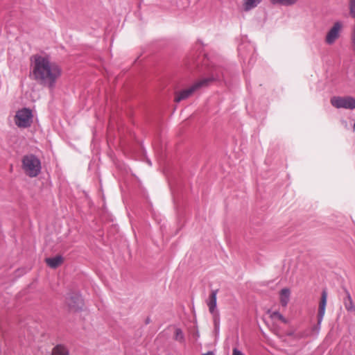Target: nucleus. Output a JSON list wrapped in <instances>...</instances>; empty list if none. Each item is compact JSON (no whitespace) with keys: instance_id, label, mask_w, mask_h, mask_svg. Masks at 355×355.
I'll return each instance as SVG.
<instances>
[{"instance_id":"1","label":"nucleus","mask_w":355,"mask_h":355,"mask_svg":"<svg viewBox=\"0 0 355 355\" xmlns=\"http://www.w3.org/2000/svg\"><path fill=\"white\" fill-rule=\"evenodd\" d=\"M211 76L209 77L203 78L195 82L189 88L183 89L178 92L175 97V101L179 103L190 97L194 92L199 89L206 87L214 80H220L224 78L225 75L223 70L218 67H214L210 70Z\"/></svg>"},{"instance_id":"2","label":"nucleus","mask_w":355,"mask_h":355,"mask_svg":"<svg viewBox=\"0 0 355 355\" xmlns=\"http://www.w3.org/2000/svg\"><path fill=\"white\" fill-rule=\"evenodd\" d=\"M22 168L29 177H36L41 170V163L33 155H25L22 159Z\"/></svg>"},{"instance_id":"3","label":"nucleus","mask_w":355,"mask_h":355,"mask_svg":"<svg viewBox=\"0 0 355 355\" xmlns=\"http://www.w3.org/2000/svg\"><path fill=\"white\" fill-rule=\"evenodd\" d=\"M31 61L33 70L31 77L40 84H44V57L35 55Z\"/></svg>"},{"instance_id":"4","label":"nucleus","mask_w":355,"mask_h":355,"mask_svg":"<svg viewBox=\"0 0 355 355\" xmlns=\"http://www.w3.org/2000/svg\"><path fill=\"white\" fill-rule=\"evenodd\" d=\"M60 75L61 69L60 67L55 63L50 62L46 57V86H48L52 90Z\"/></svg>"},{"instance_id":"5","label":"nucleus","mask_w":355,"mask_h":355,"mask_svg":"<svg viewBox=\"0 0 355 355\" xmlns=\"http://www.w3.org/2000/svg\"><path fill=\"white\" fill-rule=\"evenodd\" d=\"M33 114L30 109L24 107L19 110L15 116V123L19 128H26L32 123Z\"/></svg>"},{"instance_id":"6","label":"nucleus","mask_w":355,"mask_h":355,"mask_svg":"<svg viewBox=\"0 0 355 355\" xmlns=\"http://www.w3.org/2000/svg\"><path fill=\"white\" fill-rule=\"evenodd\" d=\"M331 104L338 109L354 110L355 98L350 96H333L331 98Z\"/></svg>"},{"instance_id":"7","label":"nucleus","mask_w":355,"mask_h":355,"mask_svg":"<svg viewBox=\"0 0 355 355\" xmlns=\"http://www.w3.org/2000/svg\"><path fill=\"white\" fill-rule=\"evenodd\" d=\"M67 303L71 309L75 311L82 310L83 306V300L79 293H71L66 297Z\"/></svg>"},{"instance_id":"8","label":"nucleus","mask_w":355,"mask_h":355,"mask_svg":"<svg viewBox=\"0 0 355 355\" xmlns=\"http://www.w3.org/2000/svg\"><path fill=\"white\" fill-rule=\"evenodd\" d=\"M343 27L341 21H336L333 26L329 30L325 37V42L329 45L335 43L336 40L340 37V33Z\"/></svg>"},{"instance_id":"9","label":"nucleus","mask_w":355,"mask_h":355,"mask_svg":"<svg viewBox=\"0 0 355 355\" xmlns=\"http://www.w3.org/2000/svg\"><path fill=\"white\" fill-rule=\"evenodd\" d=\"M327 293L325 290H323L321 294V299L319 304V309H318V324L316 326L314 327V330L319 331L320 329V325L322 323V321L323 320L324 313H325V309H326V305H327Z\"/></svg>"},{"instance_id":"10","label":"nucleus","mask_w":355,"mask_h":355,"mask_svg":"<svg viewBox=\"0 0 355 355\" xmlns=\"http://www.w3.org/2000/svg\"><path fill=\"white\" fill-rule=\"evenodd\" d=\"M246 110L249 113H252L254 117H261L263 116L266 110H267V103H265L261 106L258 103H252L250 102L246 103Z\"/></svg>"},{"instance_id":"11","label":"nucleus","mask_w":355,"mask_h":355,"mask_svg":"<svg viewBox=\"0 0 355 355\" xmlns=\"http://www.w3.org/2000/svg\"><path fill=\"white\" fill-rule=\"evenodd\" d=\"M255 47L253 44L248 41L246 37L242 38V42L238 46V52L242 59H245L248 53L254 52Z\"/></svg>"},{"instance_id":"12","label":"nucleus","mask_w":355,"mask_h":355,"mask_svg":"<svg viewBox=\"0 0 355 355\" xmlns=\"http://www.w3.org/2000/svg\"><path fill=\"white\" fill-rule=\"evenodd\" d=\"M218 292V289L212 290L207 301V304L209 307V312L213 315H214L216 312Z\"/></svg>"},{"instance_id":"13","label":"nucleus","mask_w":355,"mask_h":355,"mask_svg":"<svg viewBox=\"0 0 355 355\" xmlns=\"http://www.w3.org/2000/svg\"><path fill=\"white\" fill-rule=\"evenodd\" d=\"M63 262V257L61 255H56L53 257L46 258V264L51 268H56Z\"/></svg>"},{"instance_id":"14","label":"nucleus","mask_w":355,"mask_h":355,"mask_svg":"<svg viewBox=\"0 0 355 355\" xmlns=\"http://www.w3.org/2000/svg\"><path fill=\"white\" fill-rule=\"evenodd\" d=\"M290 290L287 288H282L280 291V303L282 306H286L290 300Z\"/></svg>"},{"instance_id":"15","label":"nucleus","mask_w":355,"mask_h":355,"mask_svg":"<svg viewBox=\"0 0 355 355\" xmlns=\"http://www.w3.org/2000/svg\"><path fill=\"white\" fill-rule=\"evenodd\" d=\"M344 306L347 311H353L355 310V307L351 297V295L348 291H346V296L343 299Z\"/></svg>"},{"instance_id":"16","label":"nucleus","mask_w":355,"mask_h":355,"mask_svg":"<svg viewBox=\"0 0 355 355\" xmlns=\"http://www.w3.org/2000/svg\"><path fill=\"white\" fill-rule=\"evenodd\" d=\"M262 0H243V9L245 11H249L256 8Z\"/></svg>"},{"instance_id":"17","label":"nucleus","mask_w":355,"mask_h":355,"mask_svg":"<svg viewBox=\"0 0 355 355\" xmlns=\"http://www.w3.org/2000/svg\"><path fill=\"white\" fill-rule=\"evenodd\" d=\"M51 355H69L68 349L62 345H57L53 347Z\"/></svg>"},{"instance_id":"18","label":"nucleus","mask_w":355,"mask_h":355,"mask_svg":"<svg viewBox=\"0 0 355 355\" xmlns=\"http://www.w3.org/2000/svg\"><path fill=\"white\" fill-rule=\"evenodd\" d=\"M297 0H270L272 5H280L284 6H292L297 2Z\"/></svg>"},{"instance_id":"19","label":"nucleus","mask_w":355,"mask_h":355,"mask_svg":"<svg viewBox=\"0 0 355 355\" xmlns=\"http://www.w3.org/2000/svg\"><path fill=\"white\" fill-rule=\"evenodd\" d=\"M174 339L181 343L184 342V336L181 329L177 328L175 329Z\"/></svg>"},{"instance_id":"20","label":"nucleus","mask_w":355,"mask_h":355,"mask_svg":"<svg viewBox=\"0 0 355 355\" xmlns=\"http://www.w3.org/2000/svg\"><path fill=\"white\" fill-rule=\"evenodd\" d=\"M349 13L351 16L355 18V0H349Z\"/></svg>"},{"instance_id":"21","label":"nucleus","mask_w":355,"mask_h":355,"mask_svg":"<svg viewBox=\"0 0 355 355\" xmlns=\"http://www.w3.org/2000/svg\"><path fill=\"white\" fill-rule=\"evenodd\" d=\"M272 318H277L283 322H286V319L284 318L283 315L281 314L279 311H274L272 314Z\"/></svg>"},{"instance_id":"22","label":"nucleus","mask_w":355,"mask_h":355,"mask_svg":"<svg viewBox=\"0 0 355 355\" xmlns=\"http://www.w3.org/2000/svg\"><path fill=\"white\" fill-rule=\"evenodd\" d=\"M232 355H245L241 351L237 348H234L232 351Z\"/></svg>"},{"instance_id":"23","label":"nucleus","mask_w":355,"mask_h":355,"mask_svg":"<svg viewBox=\"0 0 355 355\" xmlns=\"http://www.w3.org/2000/svg\"><path fill=\"white\" fill-rule=\"evenodd\" d=\"M214 324H215L216 329L219 328V322L217 321V319L216 318H214Z\"/></svg>"},{"instance_id":"24","label":"nucleus","mask_w":355,"mask_h":355,"mask_svg":"<svg viewBox=\"0 0 355 355\" xmlns=\"http://www.w3.org/2000/svg\"><path fill=\"white\" fill-rule=\"evenodd\" d=\"M201 355H215L213 351H209L207 353L202 354Z\"/></svg>"},{"instance_id":"25","label":"nucleus","mask_w":355,"mask_h":355,"mask_svg":"<svg viewBox=\"0 0 355 355\" xmlns=\"http://www.w3.org/2000/svg\"><path fill=\"white\" fill-rule=\"evenodd\" d=\"M352 123H353V130H355V121L352 120Z\"/></svg>"},{"instance_id":"26","label":"nucleus","mask_w":355,"mask_h":355,"mask_svg":"<svg viewBox=\"0 0 355 355\" xmlns=\"http://www.w3.org/2000/svg\"><path fill=\"white\" fill-rule=\"evenodd\" d=\"M150 322V318H148L146 320V324H148Z\"/></svg>"},{"instance_id":"27","label":"nucleus","mask_w":355,"mask_h":355,"mask_svg":"<svg viewBox=\"0 0 355 355\" xmlns=\"http://www.w3.org/2000/svg\"><path fill=\"white\" fill-rule=\"evenodd\" d=\"M203 62H204V64H208L207 63V60H204Z\"/></svg>"},{"instance_id":"28","label":"nucleus","mask_w":355,"mask_h":355,"mask_svg":"<svg viewBox=\"0 0 355 355\" xmlns=\"http://www.w3.org/2000/svg\"><path fill=\"white\" fill-rule=\"evenodd\" d=\"M148 163L150 165H151V164H151V162H150V160H148Z\"/></svg>"}]
</instances>
